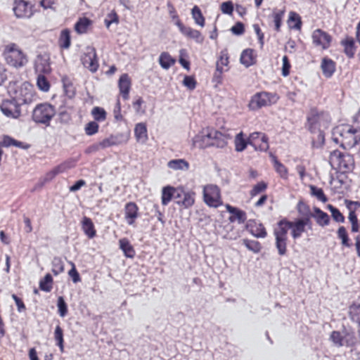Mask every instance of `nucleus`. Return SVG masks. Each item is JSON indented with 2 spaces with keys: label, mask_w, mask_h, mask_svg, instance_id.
Instances as JSON below:
<instances>
[{
  "label": "nucleus",
  "mask_w": 360,
  "mask_h": 360,
  "mask_svg": "<svg viewBox=\"0 0 360 360\" xmlns=\"http://www.w3.org/2000/svg\"><path fill=\"white\" fill-rule=\"evenodd\" d=\"M348 219L351 223V231L352 233L359 232L360 229V224H359L356 211L352 210V212H349Z\"/></svg>",
  "instance_id": "nucleus-53"
},
{
  "label": "nucleus",
  "mask_w": 360,
  "mask_h": 360,
  "mask_svg": "<svg viewBox=\"0 0 360 360\" xmlns=\"http://www.w3.org/2000/svg\"><path fill=\"white\" fill-rule=\"evenodd\" d=\"M268 188V184L264 181H259L254 185L250 191L251 198L266 191Z\"/></svg>",
  "instance_id": "nucleus-46"
},
{
  "label": "nucleus",
  "mask_w": 360,
  "mask_h": 360,
  "mask_svg": "<svg viewBox=\"0 0 360 360\" xmlns=\"http://www.w3.org/2000/svg\"><path fill=\"white\" fill-rule=\"evenodd\" d=\"M82 229L84 234L90 239L96 236L95 226L89 217L84 216L81 221Z\"/></svg>",
  "instance_id": "nucleus-27"
},
{
  "label": "nucleus",
  "mask_w": 360,
  "mask_h": 360,
  "mask_svg": "<svg viewBox=\"0 0 360 360\" xmlns=\"http://www.w3.org/2000/svg\"><path fill=\"white\" fill-rule=\"evenodd\" d=\"M1 55L9 66L19 69L27 65L28 58L20 46L10 42L3 46Z\"/></svg>",
  "instance_id": "nucleus-4"
},
{
  "label": "nucleus",
  "mask_w": 360,
  "mask_h": 360,
  "mask_svg": "<svg viewBox=\"0 0 360 360\" xmlns=\"http://www.w3.org/2000/svg\"><path fill=\"white\" fill-rule=\"evenodd\" d=\"M118 88L120 95L122 99L124 101L129 100L131 89V79L127 73H123L120 75L118 80Z\"/></svg>",
  "instance_id": "nucleus-19"
},
{
  "label": "nucleus",
  "mask_w": 360,
  "mask_h": 360,
  "mask_svg": "<svg viewBox=\"0 0 360 360\" xmlns=\"http://www.w3.org/2000/svg\"><path fill=\"white\" fill-rule=\"evenodd\" d=\"M53 280L50 274H46L39 281V289L42 291L49 292L53 288Z\"/></svg>",
  "instance_id": "nucleus-41"
},
{
  "label": "nucleus",
  "mask_w": 360,
  "mask_h": 360,
  "mask_svg": "<svg viewBox=\"0 0 360 360\" xmlns=\"http://www.w3.org/2000/svg\"><path fill=\"white\" fill-rule=\"evenodd\" d=\"M124 219L129 226H134L139 217V207L134 202H128L124 207Z\"/></svg>",
  "instance_id": "nucleus-17"
},
{
  "label": "nucleus",
  "mask_w": 360,
  "mask_h": 360,
  "mask_svg": "<svg viewBox=\"0 0 360 360\" xmlns=\"http://www.w3.org/2000/svg\"><path fill=\"white\" fill-rule=\"evenodd\" d=\"M311 39L313 44L323 50L328 49L333 40L332 36L321 29L315 30L311 34Z\"/></svg>",
  "instance_id": "nucleus-15"
},
{
  "label": "nucleus",
  "mask_w": 360,
  "mask_h": 360,
  "mask_svg": "<svg viewBox=\"0 0 360 360\" xmlns=\"http://www.w3.org/2000/svg\"><path fill=\"white\" fill-rule=\"evenodd\" d=\"M225 207L226 210L231 214L229 218L231 222H234L236 220L239 223H244L245 221L247 219L245 212L229 204H226Z\"/></svg>",
  "instance_id": "nucleus-24"
},
{
  "label": "nucleus",
  "mask_w": 360,
  "mask_h": 360,
  "mask_svg": "<svg viewBox=\"0 0 360 360\" xmlns=\"http://www.w3.org/2000/svg\"><path fill=\"white\" fill-rule=\"evenodd\" d=\"M20 106L13 97L11 99L3 100L0 104V110L6 117L18 119L22 115Z\"/></svg>",
  "instance_id": "nucleus-12"
},
{
  "label": "nucleus",
  "mask_w": 360,
  "mask_h": 360,
  "mask_svg": "<svg viewBox=\"0 0 360 360\" xmlns=\"http://www.w3.org/2000/svg\"><path fill=\"white\" fill-rule=\"evenodd\" d=\"M99 125L96 121L89 122L84 127L85 134L88 136H93L98 132Z\"/></svg>",
  "instance_id": "nucleus-56"
},
{
  "label": "nucleus",
  "mask_w": 360,
  "mask_h": 360,
  "mask_svg": "<svg viewBox=\"0 0 360 360\" xmlns=\"http://www.w3.org/2000/svg\"><path fill=\"white\" fill-rule=\"evenodd\" d=\"M249 145L256 150L266 151L269 148V139L261 132H253L249 136Z\"/></svg>",
  "instance_id": "nucleus-16"
},
{
  "label": "nucleus",
  "mask_w": 360,
  "mask_h": 360,
  "mask_svg": "<svg viewBox=\"0 0 360 360\" xmlns=\"http://www.w3.org/2000/svg\"><path fill=\"white\" fill-rule=\"evenodd\" d=\"M118 22L119 16L115 11H112L110 13H109L104 20V23L107 28H109L112 23Z\"/></svg>",
  "instance_id": "nucleus-59"
},
{
  "label": "nucleus",
  "mask_w": 360,
  "mask_h": 360,
  "mask_svg": "<svg viewBox=\"0 0 360 360\" xmlns=\"http://www.w3.org/2000/svg\"><path fill=\"white\" fill-rule=\"evenodd\" d=\"M270 157L276 173L281 179L287 180L289 176L288 168L278 160L276 155H271Z\"/></svg>",
  "instance_id": "nucleus-30"
},
{
  "label": "nucleus",
  "mask_w": 360,
  "mask_h": 360,
  "mask_svg": "<svg viewBox=\"0 0 360 360\" xmlns=\"http://www.w3.org/2000/svg\"><path fill=\"white\" fill-rule=\"evenodd\" d=\"M75 166V162L73 160H68L63 162L54 168L56 171L57 174L65 172L68 169H70Z\"/></svg>",
  "instance_id": "nucleus-54"
},
{
  "label": "nucleus",
  "mask_w": 360,
  "mask_h": 360,
  "mask_svg": "<svg viewBox=\"0 0 360 360\" xmlns=\"http://www.w3.org/2000/svg\"><path fill=\"white\" fill-rule=\"evenodd\" d=\"M58 46L61 49H68L71 46L70 30L68 28L61 30L58 38Z\"/></svg>",
  "instance_id": "nucleus-33"
},
{
  "label": "nucleus",
  "mask_w": 360,
  "mask_h": 360,
  "mask_svg": "<svg viewBox=\"0 0 360 360\" xmlns=\"http://www.w3.org/2000/svg\"><path fill=\"white\" fill-rule=\"evenodd\" d=\"M13 98L20 105H29L36 102L39 96L34 86L30 82H23L14 93Z\"/></svg>",
  "instance_id": "nucleus-8"
},
{
  "label": "nucleus",
  "mask_w": 360,
  "mask_h": 360,
  "mask_svg": "<svg viewBox=\"0 0 360 360\" xmlns=\"http://www.w3.org/2000/svg\"><path fill=\"white\" fill-rule=\"evenodd\" d=\"M334 140L345 149H350L360 143V130L349 124L338 126L333 132Z\"/></svg>",
  "instance_id": "nucleus-3"
},
{
  "label": "nucleus",
  "mask_w": 360,
  "mask_h": 360,
  "mask_svg": "<svg viewBox=\"0 0 360 360\" xmlns=\"http://www.w3.org/2000/svg\"><path fill=\"white\" fill-rule=\"evenodd\" d=\"M311 217L315 219L316 223L321 227L327 226L330 223L329 215L319 207H313V214Z\"/></svg>",
  "instance_id": "nucleus-23"
},
{
  "label": "nucleus",
  "mask_w": 360,
  "mask_h": 360,
  "mask_svg": "<svg viewBox=\"0 0 360 360\" xmlns=\"http://www.w3.org/2000/svg\"><path fill=\"white\" fill-rule=\"evenodd\" d=\"M337 236L341 240V244L344 247L349 248L351 243H349V238L347 229L345 226H341L337 231Z\"/></svg>",
  "instance_id": "nucleus-44"
},
{
  "label": "nucleus",
  "mask_w": 360,
  "mask_h": 360,
  "mask_svg": "<svg viewBox=\"0 0 360 360\" xmlns=\"http://www.w3.org/2000/svg\"><path fill=\"white\" fill-rule=\"evenodd\" d=\"M279 96L275 92L262 91L257 92L250 98L248 108L251 110H257L264 107L276 104L279 100Z\"/></svg>",
  "instance_id": "nucleus-7"
},
{
  "label": "nucleus",
  "mask_w": 360,
  "mask_h": 360,
  "mask_svg": "<svg viewBox=\"0 0 360 360\" xmlns=\"http://www.w3.org/2000/svg\"><path fill=\"white\" fill-rule=\"evenodd\" d=\"M167 167L173 170L187 171L190 164L185 159H174L167 162Z\"/></svg>",
  "instance_id": "nucleus-35"
},
{
  "label": "nucleus",
  "mask_w": 360,
  "mask_h": 360,
  "mask_svg": "<svg viewBox=\"0 0 360 360\" xmlns=\"http://www.w3.org/2000/svg\"><path fill=\"white\" fill-rule=\"evenodd\" d=\"M221 11L223 13L232 15L233 11V5L231 1L223 2L221 4Z\"/></svg>",
  "instance_id": "nucleus-64"
},
{
  "label": "nucleus",
  "mask_w": 360,
  "mask_h": 360,
  "mask_svg": "<svg viewBox=\"0 0 360 360\" xmlns=\"http://www.w3.org/2000/svg\"><path fill=\"white\" fill-rule=\"evenodd\" d=\"M13 11L16 18L28 19L35 13L34 4L30 1L14 0Z\"/></svg>",
  "instance_id": "nucleus-11"
},
{
  "label": "nucleus",
  "mask_w": 360,
  "mask_h": 360,
  "mask_svg": "<svg viewBox=\"0 0 360 360\" xmlns=\"http://www.w3.org/2000/svg\"><path fill=\"white\" fill-rule=\"evenodd\" d=\"M195 193L193 191H184L182 200H178L176 203L184 209L191 207L195 201Z\"/></svg>",
  "instance_id": "nucleus-29"
},
{
  "label": "nucleus",
  "mask_w": 360,
  "mask_h": 360,
  "mask_svg": "<svg viewBox=\"0 0 360 360\" xmlns=\"http://www.w3.org/2000/svg\"><path fill=\"white\" fill-rule=\"evenodd\" d=\"M119 245L126 257L133 258L135 256V250L127 238L120 239Z\"/></svg>",
  "instance_id": "nucleus-34"
},
{
  "label": "nucleus",
  "mask_w": 360,
  "mask_h": 360,
  "mask_svg": "<svg viewBox=\"0 0 360 360\" xmlns=\"http://www.w3.org/2000/svg\"><path fill=\"white\" fill-rule=\"evenodd\" d=\"M243 244L250 251L255 253H259L262 247L261 243L257 240H249L245 238L243 240Z\"/></svg>",
  "instance_id": "nucleus-47"
},
{
  "label": "nucleus",
  "mask_w": 360,
  "mask_h": 360,
  "mask_svg": "<svg viewBox=\"0 0 360 360\" xmlns=\"http://www.w3.org/2000/svg\"><path fill=\"white\" fill-rule=\"evenodd\" d=\"M177 190L175 187L172 186H166L162 189L161 202L162 205H167L175 195V191Z\"/></svg>",
  "instance_id": "nucleus-38"
},
{
  "label": "nucleus",
  "mask_w": 360,
  "mask_h": 360,
  "mask_svg": "<svg viewBox=\"0 0 360 360\" xmlns=\"http://www.w3.org/2000/svg\"><path fill=\"white\" fill-rule=\"evenodd\" d=\"M127 139L123 134H110L100 141L101 148H107L112 146L122 145L127 143Z\"/></svg>",
  "instance_id": "nucleus-20"
},
{
  "label": "nucleus",
  "mask_w": 360,
  "mask_h": 360,
  "mask_svg": "<svg viewBox=\"0 0 360 360\" xmlns=\"http://www.w3.org/2000/svg\"><path fill=\"white\" fill-rule=\"evenodd\" d=\"M37 85L38 88L44 92L49 91L51 87L50 82H49L47 78L43 75H39L37 77Z\"/></svg>",
  "instance_id": "nucleus-55"
},
{
  "label": "nucleus",
  "mask_w": 360,
  "mask_h": 360,
  "mask_svg": "<svg viewBox=\"0 0 360 360\" xmlns=\"http://www.w3.org/2000/svg\"><path fill=\"white\" fill-rule=\"evenodd\" d=\"M330 340L338 347L346 346L352 347L356 343V337L353 333L345 332L342 334L340 331L333 330L330 335Z\"/></svg>",
  "instance_id": "nucleus-13"
},
{
  "label": "nucleus",
  "mask_w": 360,
  "mask_h": 360,
  "mask_svg": "<svg viewBox=\"0 0 360 360\" xmlns=\"http://www.w3.org/2000/svg\"><path fill=\"white\" fill-rule=\"evenodd\" d=\"M203 201L210 207L217 208L223 205L220 188L214 184L203 187Z\"/></svg>",
  "instance_id": "nucleus-10"
},
{
  "label": "nucleus",
  "mask_w": 360,
  "mask_h": 360,
  "mask_svg": "<svg viewBox=\"0 0 360 360\" xmlns=\"http://www.w3.org/2000/svg\"><path fill=\"white\" fill-rule=\"evenodd\" d=\"M55 115V107L50 103H43L35 106L32 111V118L36 123L49 126Z\"/></svg>",
  "instance_id": "nucleus-9"
},
{
  "label": "nucleus",
  "mask_w": 360,
  "mask_h": 360,
  "mask_svg": "<svg viewBox=\"0 0 360 360\" xmlns=\"http://www.w3.org/2000/svg\"><path fill=\"white\" fill-rule=\"evenodd\" d=\"M327 208L330 210L333 219L338 223H344L345 217L342 213L332 205H328Z\"/></svg>",
  "instance_id": "nucleus-52"
},
{
  "label": "nucleus",
  "mask_w": 360,
  "mask_h": 360,
  "mask_svg": "<svg viewBox=\"0 0 360 360\" xmlns=\"http://www.w3.org/2000/svg\"><path fill=\"white\" fill-rule=\"evenodd\" d=\"M311 195L315 196L319 201L322 202H326L328 201V198L325 195L323 189L321 188H319L316 186L311 185L309 186Z\"/></svg>",
  "instance_id": "nucleus-50"
},
{
  "label": "nucleus",
  "mask_w": 360,
  "mask_h": 360,
  "mask_svg": "<svg viewBox=\"0 0 360 360\" xmlns=\"http://www.w3.org/2000/svg\"><path fill=\"white\" fill-rule=\"evenodd\" d=\"M229 56L227 49H224L220 51L219 56L216 62V68H224L226 67L229 68Z\"/></svg>",
  "instance_id": "nucleus-43"
},
{
  "label": "nucleus",
  "mask_w": 360,
  "mask_h": 360,
  "mask_svg": "<svg viewBox=\"0 0 360 360\" xmlns=\"http://www.w3.org/2000/svg\"><path fill=\"white\" fill-rule=\"evenodd\" d=\"M291 229V236L294 240L300 238L305 231L304 224L297 219L290 221L283 219L277 223V227L274 230L275 246L279 256H284L288 252V231Z\"/></svg>",
  "instance_id": "nucleus-1"
},
{
  "label": "nucleus",
  "mask_w": 360,
  "mask_h": 360,
  "mask_svg": "<svg viewBox=\"0 0 360 360\" xmlns=\"http://www.w3.org/2000/svg\"><path fill=\"white\" fill-rule=\"evenodd\" d=\"M344 47V53L349 58H353L356 52L355 41L352 37H346L340 42Z\"/></svg>",
  "instance_id": "nucleus-28"
},
{
  "label": "nucleus",
  "mask_w": 360,
  "mask_h": 360,
  "mask_svg": "<svg viewBox=\"0 0 360 360\" xmlns=\"http://www.w3.org/2000/svg\"><path fill=\"white\" fill-rule=\"evenodd\" d=\"M297 212L302 217H311L313 214L309 206L302 202L297 204Z\"/></svg>",
  "instance_id": "nucleus-58"
},
{
  "label": "nucleus",
  "mask_w": 360,
  "mask_h": 360,
  "mask_svg": "<svg viewBox=\"0 0 360 360\" xmlns=\"http://www.w3.org/2000/svg\"><path fill=\"white\" fill-rule=\"evenodd\" d=\"M229 134L222 133L212 127H207L194 136L193 146L195 148L205 149L210 147L224 148L231 139Z\"/></svg>",
  "instance_id": "nucleus-2"
},
{
  "label": "nucleus",
  "mask_w": 360,
  "mask_h": 360,
  "mask_svg": "<svg viewBox=\"0 0 360 360\" xmlns=\"http://www.w3.org/2000/svg\"><path fill=\"white\" fill-rule=\"evenodd\" d=\"M183 84L189 90H193L197 85V81L193 76L186 75L183 80Z\"/></svg>",
  "instance_id": "nucleus-61"
},
{
  "label": "nucleus",
  "mask_w": 360,
  "mask_h": 360,
  "mask_svg": "<svg viewBox=\"0 0 360 360\" xmlns=\"http://www.w3.org/2000/svg\"><path fill=\"white\" fill-rule=\"evenodd\" d=\"M94 25V21L86 17L79 18L74 25L75 31L78 34H86L90 31Z\"/></svg>",
  "instance_id": "nucleus-22"
},
{
  "label": "nucleus",
  "mask_w": 360,
  "mask_h": 360,
  "mask_svg": "<svg viewBox=\"0 0 360 360\" xmlns=\"http://www.w3.org/2000/svg\"><path fill=\"white\" fill-rule=\"evenodd\" d=\"M330 121V115L328 112L313 107L307 115L306 127L311 133H315L321 127H328Z\"/></svg>",
  "instance_id": "nucleus-5"
},
{
  "label": "nucleus",
  "mask_w": 360,
  "mask_h": 360,
  "mask_svg": "<svg viewBox=\"0 0 360 360\" xmlns=\"http://www.w3.org/2000/svg\"><path fill=\"white\" fill-rule=\"evenodd\" d=\"M257 62V51L251 48L244 49L240 56V63L245 68L255 65Z\"/></svg>",
  "instance_id": "nucleus-21"
},
{
  "label": "nucleus",
  "mask_w": 360,
  "mask_h": 360,
  "mask_svg": "<svg viewBox=\"0 0 360 360\" xmlns=\"http://www.w3.org/2000/svg\"><path fill=\"white\" fill-rule=\"evenodd\" d=\"M63 86L65 95L69 98H72L76 94L75 87L73 85L72 79L67 75H64L61 79Z\"/></svg>",
  "instance_id": "nucleus-36"
},
{
  "label": "nucleus",
  "mask_w": 360,
  "mask_h": 360,
  "mask_svg": "<svg viewBox=\"0 0 360 360\" xmlns=\"http://www.w3.org/2000/svg\"><path fill=\"white\" fill-rule=\"evenodd\" d=\"M285 13V9H277L274 8L271 18L274 25V30L276 32H281V27L282 25L283 19Z\"/></svg>",
  "instance_id": "nucleus-31"
},
{
  "label": "nucleus",
  "mask_w": 360,
  "mask_h": 360,
  "mask_svg": "<svg viewBox=\"0 0 360 360\" xmlns=\"http://www.w3.org/2000/svg\"><path fill=\"white\" fill-rule=\"evenodd\" d=\"M160 65L165 70L169 69L176 63V59L174 58L168 52H162L158 59Z\"/></svg>",
  "instance_id": "nucleus-37"
},
{
  "label": "nucleus",
  "mask_w": 360,
  "mask_h": 360,
  "mask_svg": "<svg viewBox=\"0 0 360 360\" xmlns=\"http://www.w3.org/2000/svg\"><path fill=\"white\" fill-rule=\"evenodd\" d=\"M65 270L64 264L60 259H54L53 262L52 272L55 276L63 273Z\"/></svg>",
  "instance_id": "nucleus-60"
},
{
  "label": "nucleus",
  "mask_w": 360,
  "mask_h": 360,
  "mask_svg": "<svg viewBox=\"0 0 360 360\" xmlns=\"http://www.w3.org/2000/svg\"><path fill=\"white\" fill-rule=\"evenodd\" d=\"M229 68L224 69V68H216V70L214 72L212 82L214 84V86L215 88L218 87L219 85H221L223 82L224 79V72L226 71H228Z\"/></svg>",
  "instance_id": "nucleus-49"
},
{
  "label": "nucleus",
  "mask_w": 360,
  "mask_h": 360,
  "mask_svg": "<svg viewBox=\"0 0 360 360\" xmlns=\"http://www.w3.org/2000/svg\"><path fill=\"white\" fill-rule=\"evenodd\" d=\"M321 68L322 73L326 78L332 77L336 69L335 62L328 57H324L321 60Z\"/></svg>",
  "instance_id": "nucleus-25"
},
{
  "label": "nucleus",
  "mask_w": 360,
  "mask_h": 360,
  "mask_svg": "<svg viewBox=\"0 0 360 360\" xmlns=\"http://www.w3.org/2000/svg\"><path fill=\"white\" fill-rule=\"evenodd\" d=\"M235 150L237 152L243 151L249 145V138L246 139L243 131L237 134L234 139Z\"/></svg>",
  "instance_id": "nucleus-39"
},
{
  "label": "nucleus",
  "mask_w": 360,
  "mask_h": 360,
  "mask_svg": "<svg viewBox=\"0 0 360 360\" xmlns=\"http://www.w3.org/2000/svg\"><path fill=\"white\" fill-rule=\"evenodd\" d=\"M192 17L195 20V22L201 27H204L205 24V20L201 10L198 6H194L191 10Z\"/></svg>",
  "instance_id": "nucleus-48"
},
{
  "label": "nucleus",
  "mask_w": 360,
  "mask_h": 360,
  "mask_svg": "<svg viewBox=\"0 0 360 360\" xmlns=\"http://www.w3.org/2000/svg\"><path fill=\"white\" fill-rule=\"evenodd\" d=\"M248 228L250 233L256 238H264L267 236L266 230L261 223L254 221L249 224Z\"/></svg>",
  "instance_id": "nucleus-32"
},
{
  "label": "nucleus",
  "mask_w": 360,
  "mask_h": 360,
  "mask_svg": "<svg viewBox=\"0 0 360 360\" xmlns=\"http://www.w3.org/2000/svg\"><path fill=\"white\" fill-rule=\"evenodd\" d=\"M231 31L233 34L236 35H242L245 33V25L241 22H237L236 24L231 28Z\"/></svg>",
  "instance_id": "nucleus-63"
},
{
  "label": "nucleus",
  "mask_w": 360,
  "mask_h": 360,
  "mask_svg": "<svg viewBox=\"0 0 360 360\" xmlns=\"http://www.w3.org/2000/svg\"><path fill=\"white\" fill-rule=\"evenodd\" d=\"M134 136L137 142L146 143L148 140L147 126L145 122H139L135 125Z\"/></svg>",
  "instance_id": "nucleus-26"
},
{
  "label": "nucleus",
  "mask_w": 360,
  "mask_h": 360,
  "mask_svg": "<svg viewBox=\"0 0 360 360\" xmlns=\"http://www.w3.org/2000/svg\"><path fill=\"white\" fill-rule=\"evenodd\" d=\"M91 113L94 121L96 122H102L107 119V112L105 109L101 107L96 106L93 108Z\"/></svg>",
  "instance_id": "nucleus-42"
},
{
  "label": "nucleus",
  "mask_w": 360,
  "mask_h": 360,
  "mask_svg": "<svg viewBox=\"0 0 360 360\" xmlns=\"http://www.w3.org/2000/svg\"><path fill=\"white\" fill-rule=\"evenodd\" d=\"M175 24L181 33L187 38L194 39L197 43L203 42L204 37L200 31L193 29L191 27L185 26L180 19H178Z\"/></svg>",
  "instance_id": "nucleus-18"
},
{
  "label": "nucleus",
  "mask_w": 360,
  "mask_h": 360,
  "mask_svg": "<svg viewBox=\"0 0 360 360\" xmlns=\"http://www.w3.org/2000/svg\"><path fill=\"white\" fill-rule=\"evenodd\" d=\"M283 65L281 74L283 77H287L290 75L291 64L288 57L285 55L283 57Z\"/></svg>",
  "instance_id": "nucleus-62"
},
{
  "label": "nucleus",
  "mask_w": 360,
  "mask_h": 360,
  "mask_svg": "<svg viewBox=\"0 0 360 360\" xmlns=\"http://www.w3.org/2000/svg\"><path fill=\"white\" fill-rule=\"evenodd\" d=\"M329 162L333 168L343 174L352 172L355 166L353 155L339 150H335L330 153Z\"/></svg>",
  "instance_id": "nucleus-6"
},
{
  "label": "nucleus",
  "mask_w": 360,
  "mask_h": 360,
  "mask_svg": "<svg viewBox=\"0 0 360 360\" xmlns=\"http://www.w3.org/2000/svg\"><path fill=\"white\" fill-rule=\"evenodd\" d=\"M54 339L56 342V345L60 348V351L63 353L64 352L63 330L60 325H57L56 326L54 330Z\"/></svg>",
  "instance_id": "nucleus-45"
},
{
  "label": "nucleus",
  "mask_w": 360,
  "mask_h": 360,
  "mask_svg": "<svg viewBox=\"0 0 360 360\" xmlns=\"http://www.w3.org/2000/svg\"><path fill=\"white\" fill-rule=\"evenodd\" d=\"M81 62L84 67L91 73L97 72L99 68L98 58L94 48H89L81 57Z\"/></svg>",
  "instance_id": "nucleus-14"
},
{
  "label": "nucleus",
  "mask_w": 360,
  "mask_h": 360,
  "mask_svg": "<svg viewBox=\"0 0 360 360\" xmlns=\"http://www.w3.org/2000/svg\"><path fill=\"white\" fill-rule=\"evenodd\" d=\"M58 312L61 317L67 315L68 309V305L62 296L58 297L57 301Z\"/></svg>",
  "instance_id": "nucleus-57"
},
{
  "label": "nucleus",
  "mask_w": 360,
  "mask_h": 360,
  "mask_svg": "<svg viewBox=\"0 0 360 360\" xmlns=\"http://www.w3.org/2000/svg\"><path fill=\"white\" fill-rule=\"evenodd\" d=\"M288 23L290 28L297 30H300L302 26V21L300 15L295 11H290L289 13Z\"/></svg>",
  "instance_id": "nucleus-40"
},
{
  "label": "nucleus",
  "mask_w": 360,
  "mask_h": 360,
  "mask_svg": "<svg viewBox=\"0 0 360 360\" xmlns=\"http://www.w3.org/2000/svg\"><path fill=\"white\" fill-rule=\"evenodd\" d=\"M35 68L37 71L47 73L50 71V65L47 60L39 56L35 62Z\"/></svg>",
  "instance_id": "nucleus-51"
}]
</instances>
